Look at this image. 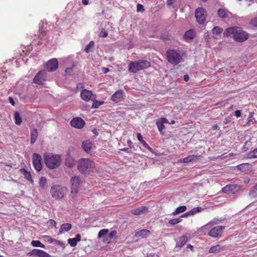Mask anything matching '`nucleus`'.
Listing matches in <instances>:
<instances>
[{
    "label": "nucleus",
    "mask_w": 257,
    "mask_h": 257,
    "mask_svg": "<svg viewBox=\"0 0 257 257\" xmlns=\"http://www.w3.org/2000/svg\"><path fill=\"white\" fill-rule=\"evenodd\" d=\"M80 96L81 98L85 101H89L92 97L96 98V95H93L91 91L85 89H83L81 91Z\"/></svg>",
    "instance_id": "nucleus-14"
},
{
    "label": "nucleus",
    "mask_w": 257,
    "mask_h": 257,
    "mask_svg": "<svg viewBox=\"0 0 257 257\" xmlns=\"http://www.w3.org/2000/svg\"><path fill=\"white\" fill-rule=\"evenodd\" d=\"M108 33L104 29H102L100 34H99V37L102 38H105L107 36Z\"/></svg>",
    "instance_id": "nucleus-47"
},
{
    "label": "nucleus",
    "mask_w": 257,
    "mask_h": 257,
    "mask_svg": "<svg viewBox=\"0 0 257 257\" xmlns=\"http://www.w3.org/2000/svg\"><path fill=\"white\" fill-rule=\"evenodd\" d=\"M108 229H103L99 231L98 234V238H100L102 236H105L107 235V233L108 232Z\"/></svg>",
    "instance_id": "nucleus-39"
},
{
    "label": "nucleus",
    "mask_w": 257,
    "mask_h": 257,
    "mask_svg": "<svg viewBox=\"0 0 257 257\" xmlns=\"http://www.w3.org/2000/svg\"><path fill=\"white\" fill-rule=\"evenodd\" d=\"M94 167V163L88 159H81L78 164V169L81 173L87 174L92 171Z\"/></svg>",
    "instance_id": "nucleus-5"
},
{
    "label": "nucleus",
    "mask_w": 257,
    "mask_h": 257,
    "mask_svg": "<svg viewBox=\"0 0 257 257\" xmlns=\"http://www.w3.org/2000/svg\"><path fill=\"white\" fill-rule=\"evenodd\" d=\"M53 243H55L56 245H60L63 249L65 247L64 243L60 240L54 239Z\"/></svg>",
    "instance_id": "nucleus-46"
},
{
    "label": "nucleus",
    "mask_w": 257,
    "mask_h": 257,
    "mask_svg": "<svg viewBox=\"0 0 257 257\" xmlns=\"http://www.w3.org/2000/svg\"><path fill=\"white\" fill-rule=\"evenodd\" d=\"M182 219L180 217H179L178 218L170 219L169 221V223L172 225H174L178 223L181 222L182 221Z\"/></svg>",
    "instance_id": "nucleus-41"
},
{
    "label": "nucleus",
    "mask_w": 257,
    "mask_h": 257,
    "mask_svg": "<svg viewBox=\"0 0 257 257\" xmlns=\"http://www.w3.org/2000/svg\"><path fill=\"white\" fill-rule=\"evenodd\" d=\"M241 187L238 185L235 184H229L227 185L222 189V191L223 193L227 194H234L239 190H240Z\"/></svg>",
    "instance_id": "nucleus-10"
},
{
    "label": "nucleus",
    "mask_w": 257,
    "mask_h": 257,
    "mask_svg": "<svg viewBox=\"0 0 257 257\" xmlns=\"http://www.w3.org/2000/svg\"><path fill=\"white\" fill-rule=\"evenodd\" d=\"M120 150L122 151H124V152H126L127 153H132V152L131 151V150H130L129 148H123V149H120Z\"/></svg>",
    "instance_id": "nucleus-60"
},
{
    "label": "nucleus",
    "mask_w": 257,
    "mask_h": 257,
    "mask_svg": "<svg viewBox=\"0 0 257 257\" xmlns=\"http://www.w3.org/2000/svg\"><path fill=\"white\" fill-rule=\"evenodd\" d=\"M201 158V156H197V155H190L187 156V157L182 159L180 160V162L182 163H189V162H196L198 160Z\"/></svg>",
    "instance_id": "nucleus-17"
},
{
    "label": "nucleus",
    "mask_w": 257,
    "mask_h": 257,
    "mask_svg": "<svg viewBox=\"0 0 257 257\" xmlns=\"http://www.w3.org/2000/svg\"><path fill=\"white\" fill-rule=\"evenodd\" d=\"M190 215H191V214L190 212L189 211H188V212H186L184 214L182 215L181 216L180 218H181V217H188L189 216H190Z\"/></svg>",
    "instance_id": "nucleus-58"
},
{
    "label": "nucleus",
    "mask_w": 257,
    "mask_h": 257,
    "mask_svg": "<svg viewBox=\"0 0 257 257\" xmlns=\"http://www.w3.org/2000/svg\"><path fill=\"white\" fill-rule=\"evenodd\" d=\"M195 32L194 30H189L185 33L184 38L185 40H192L195 37Z\"/></svg>",
    "instance_id": "nucleus-23"
},
{
    "label": "nucleus",
    "mask_w": 257,
    "mask_h": 257,
    "mask_svg": "<svg viewBox=\"0 0 257 257\" xmlns=\"http://www.w3.org/2000/svg\"><path fill=\"white\" fill-rule=\"evenodd\" d=\"M225 228L224 226H217L212 228L209 232L208 235L213 237H217Z\"/></svg>",
    "instance_id": "nucleus-16"
},
{
    "label": "nucleus",
    "mask_w": 257,
    "mask_h": 257,
    "mask_svg": "<svg viewBox=\"0 0 257 257\" xmlns=\"http://www.w3.org/2000/svg\"><path fill=\"white\" fill-rule=\"evenodd\" d=\"M164 124L165 123H163V121H161L159 119L157 120L156 122L160 134L162 135H164L165 134L164 130L165 128V126Z\"/></svg>",
    "instance_id": "nucleus-28"
},
{
    "label": "nucleus",
    "mask_w": 257,
    "mask_h": 257,
    "mask_svg": "<svg viewBox=\"0 0 257 257\" xmlns=\"http://www.w3.org/2000/svg\"><path fill=\"white\" fill-rule=\"evenodd\" d=\"M222 31L223 30L221 28L216 26L212 29V33L214 35L218 36L222 32Z\"/></svg>",
    "instance_id": "nucleus-35"
},
{
    "label": "nucleus",
    "mask_w": 257,
    "mask_h": 257,
    "mask_svg": "<svg viewBox=\"0 0 257 257\" xmlns=\"http://www.w3.org/2000/svg\"><path fill=\"white\" fill-rule=\"evenodd\" d=\"M65 164L69 168H71L74 165V163L73 162H69L68 160H66Z\"/></svg>",
    "instance_id": "nucleus-53"
},
{
    "label": "nucleus",
    "mask_w": 257,
    "mask_h": 257,
    "mask_svg": "<svg viewBox=\"0 0 257 257\" xmlns=\"http://www.w3.org/2000/svg\"><path fill=\"white\" fill-rule=\"evenodd\" d=\"M9 102L13 105H14L15 104V101L14 100V99H13L12 97H9Z\"/></svg>",
    "instance_id": "nucleus-62"
},
{
    "label": "nucleus",
    "mask_w": 257,
    "mask_h": 257,
    "mask_svg": "<svg viewBox=\"0 0 257 257\" xmlns=\"http://www.w3.org/2000/svg\"><path fill=\"white\" fill-rule=\"evenodd\" d=\"M94 46V42L91 41L85 47V51L86 53H88L91 51V48Z\"/></svg>",
    "instance_id": "nucleus-38"
},
{
    "label": "nucleus",
    "mask_w": 257,
    "mask_h": 257,
    "mask_svg": "<svg viewBox=\"0 0 257 257\" xmlns=\"http://www.w3.org/2000/svg\"><path fill=\"white\" fill-rule=\"evenodd\" d=\"M248 194L251 197L255 198L257 197V190L255 189V186L250 190Z\"/></svg>",
    "instance_id": "nucleus-42"
},
{
    "label": "nucleus",
    "mask_w": 257,
    "mask_h": 257,
    "mask_svg": "<svg viewBox=\"0 0 257 257\" xmlns=\"http://www.w3.org/2000/svg\"><path fill=\"white\" fill-rule=\"evenodd\" d=\"M70 124L75 128H81L83 127L85 121L80 117H75L71 120Z\"/></svg>",
    "instance_id": "nucleus-15"
},
{
    "label": "nucleus",
    "mask_w": 257,
    "mask_h": 257,
    "mask_svg": "<svg viewBox=\"0 0 257 257\" xmlns=\"http://www.w3.org/2000/svg\"><path fill=\"white\" fill-rule=\"evenodd\" d=\"M187 209V207L185 205L181 206L178 207L176 210L173 212L172 214L173 215H176L177 214H179L180 213L183 212L185 211Z\"/></svg>",
    "instance_id": "nucleus-34"
},
{
    "label": "nucleus",
    "mask_w": 257,
    "mask_h": 257,
    "mask_svg": "<svg viewBox=\"0 0 257 257\" xmlns=\"http://www.w3.org/2000/svg\"><path fill=\"white\" fill-rule=\"evenodd\" d=\"M82 147L86 152L88 153L91 149L92 144L89 141H84L82 144Z\"/></svg>",
    "instance_id": "nucleus-26"
},
{
    "label": "nucleus",
    "mask_w": 257,
    "mask_h": 257,
    "mask_svg": "<svg viewBox=\"0 0 257 257\" xmlns=\"http://www.w3.org/2000/svg\"><path fill=\"white\" fill-rule=\"evenodd\" d=\"M48 223H49V225L51 226H55L56 225V222L53 219H50Z\"/></svg>",
    "instance_id": "nucleus-54"
},
{
    "label": "nucleus",
    "mask_w": 257,
    "mask_h": 257,
    "mask_svg": "<svg viewBox=\"0 0 257 257\" xmlns=\"http://www.w3.org/2000/svg\"><path fill=\"white\" fill-rule=\"evenodd\" d=\"M46 73L45 71H40L33 79L34 83L37 84H43L46 81Z\"/></svg>",
    "instance_id": "nucleus-11"
},
{
    "label": "nucleus",
    "mask_w": 257,
    "mask_h": 257,
    "mask_svg": "<svg viewBox=\"0 0 257 257\" xmlns=\"http://www.w3.org/2000/svg\"><path fill=\"white\" fill-rule=\"evenodd\" d=\"M137 10L138 12H143L145 11L144 6L142 4H138L137 6Z\"/></svg>",
    "instance_id": "nucleus-49"
},
{
    "label": "nucleus",
    "mask_w": 257,
    "mask_h": 257,
    "mask_svg": "<svg viewBox=\"0 0 257 257\" xmlns=\"http://www.w3.org/2000/svg\"><path fill=\"white\" fill-rule=\"evenodd\" d=\"M44 159L47 167L51 169L58 167L61 162L60 156L52 153H46L44 155Z\"/></svg>",
    "instance_id": "nucleus-2"
},
{
    "label": "nucleus",
    "mask_w": 257,
    "mask_h": 257,
    "mask_svg": "<svg viewBox=\"0 0 257 257\" xmlns=\"http://www.w3.org/2000/svg\"><path fill=\"white\" fill-rule=\"evenodd\" d=\"M116 234V231L115 230H112L107 235V237L111 239Z\"/></svg>",
    "instance_id": "nucleus-48"
},
{
    "label": "nucleus",
    "mask_w": 257,
    "mask_h": 257,
    "mask_svg": "<svg viewBox=\"0 0 257 257\" xmlns=\"http://www.w3.org/2000/svg\"><path fill=\"white\" fill-rule=\"evenodd\" d=\"M151 66V63L147 60H138L131 62L128 66V70L133 73H137L138 71L147 69Z\"/></svg>",
    "instance_id": "nucleus-3"
},
{
    "label": "nucleus",
    "mask_w": 257,
    "mask_h": 257,
    "mask_svg": "<svg viewBox=\"0 0 257 257\" xmlns=\"http://www.w3.org/2000/svg\"><path fill=\"white\" fill-rule=\"evenodd\" d=\"M72 225L70 223H66L62 224L61 225L60 229L59 230V233L61 234L65 232H67L71 229Z\"/></svg>",
    "instance_id": "nucleus-24"
},
{
    "label": "nucleus",
    "mask_w": 257,
    "mask_h": 257,
    "mask_svg": "<svg viewBox=\"0 0 257 257\" xmlns=\"http://www.w3.org/2000/svg\"><path fill=\"white\" fill-rule=\"evenodd\" d=\"M47 29L46 27L42 26L41 27H40V29H39V33L38 35L40 39H43V37L47 34Z\"/></svg>",
    "instance_id": "nucleus-32"
},
{
    "label": "nucleus",
    "mask_w": 257,
    "mask_h": 257,
    "mask_svg": "<svg viewBox=\"0 0 257 257\" xmlns=\"http://www.w3.org/2000/svg\"><path fill=\"white\" fill-rule=\"evenodd\" d=\"M20 172L25 176V178L30 181L32 183H33V180L32 178L31 174L30 172L27 171L25 169H21L20 170Z\"/></svg>",
    "instance_id": "nucleus-25"
},
{
    "label": "nucleus",
    "mask_w": 257,
    "mask_h": 257,
    "mask_svg": "<svg viewBox=\"0 0 257 257\" xmlns=\"http://www.w3.org/2000/svg\"><path fill=\"white\" fill-rule=\"evenodd\" d=\"M38 133L37 129H34L31 132V143L33 144L35 143L38 138Z\"/></svg>",
    "instance_id": "nucleus-30"
},
{
    "label": "nucleus",
    "mask_w": 257,
    "mask_h": 257,
    "mask_svg": "<svg viewBox=\"0 0 257 257\" xmlns=\"http://www.w3.org/2000/svg\"><path fill=\"white\" fill-rule=\"evenodd\" d=\"M203 210V208L201 207H194L192 209H191L190 212L191 214V215H193L197 213H199L201 211H202Z\"/></svg>",
    "instance_id": "nucleus-37"
},
{
    "label": "nucleus",
    "mask_w": 257,
    "mask_h": 257,
    "mask_svg": "<svg viewBox=\"0 0 257 257\" xmlns=\"http://www.w3.org/2000/svg\"><path fill=\"white\" fill-rule=\"evenodd\" d=\"M197 22L200 24L204 23L207 17V14L204 9L202 8H198L195 13Z\"/></svg>",
    "instance_id": "nucleus-7"
},
{
    "label": "nucleus",
    "mask_w": 257,
    "mask_h": 257,
    "mask_svg": "<svg viewBox=\"0 0 257 257\" xmlns=\"http://www.w3.org/2000/svg\"><path fill=\"white\" fill-rule=\"evenodd\" d=\"M78 242L81 240V235L80 234H77L76 237L74 238Z\"/></svg>",
    "instance_id": "nucleus-61"
},
{
    "label": "nucleus",
    "mask_w": 257,
    "mask_h": 257,
    "mask_svg": "<svg viewBox=\"0 0 257 257\" xmlns=\"http://www.w3.org/2000/svg\"><path fill=\"white\" fill-rule=\"evenodd\" d=\"M223 249V247L220 245L217 244L212 246L209 250V253H217Z\"/></svg>",
    "instance_id": "nucleus-27"
},
{
    "label": "nucleus",
    "mask_w": 257,
    "mask_h": 257,
    "mask_svg": "<svg viewBox=\"0 0 257 257\" xmlns=\"http://www.w3.org/2000/svg\"><path fill=\"white\" fill-rule=\"evenodd\" d=\"M32 160L35 169L38 171H41L42 167L41 156L38 154L34 153L33 155Z\"/></svg>",
    "instance_id": "nucleus-9"
},
{
    "label": "nucleus",
    "mask_w": 257,
    "mask_h": 257,
    "mask_svg": "<svg viewBox=\"0 0 257 257\" xmlns=\"http://www.w3.org/2000/svg\"><path fill=\"white\" fill-rule=\"evenodd\" d=\"M73 68H67L65 70V73L68 74H70V73L72 72Z\"/></svg>",
    "instance_id": "nucleus-57"
},
{
    "label": "nucleus",
    "mask_w": 257,
    "mask_h": 257,
    "mask_svg": "<svg viewBox=\"0 0 257 257\" xmlns=\"http://www.w3.org/2000/svg\"><path fill=\"white\" fill-rule=\"evenodd\" d=\"M68 243L71 246L74 247L77 245V241L74 238H69L68 240Z\"/></svg>",
    "instance_id": "nucleus-44"
},
{
    "label": "nucleus",
    "mask_w": 257,
    "mask_h": 257,
    "mask_svg": "<svg viewBox=\"0 0 257 257\" xmlns=\"http://www.w3.org/2000/svg\"><path fill=\"white\" fill-rule=\"evenodd\" d=\"M124 92L122 90L116 91L111 96V100L115 102H118L123 98Z\"/></svg>",
    "instance_id": "nucleus-18"
},
{
    "label": "nucleus",
    "mask_w": 257,
    "mask_h": 257,
    "mask_svg": "<svg viewBox=\"0 0 257 257\" xmlns=\"http://www.w3.org/2000/svg\"><path fill=\"white\" fill-rule=\"evenodd\" d=\"M127 143V144L130 148H133V144L131 140H128Z\"/></svg>",
    "instance_id": "nucleus-64"
},
{
    "label": "nucleus",
    "mask_w": 257,
    "mask_h": 257,
    "mask_svg": "<svg viewBox=\"0 0 257 257\" xmlns=\"http://www.w3.org/2000/svg\"><path fill=\"white\" fill-rule=\"evenodd\" d=\"M250 24L254 27H257V18L252 19L250 21Z\"/></svg>",
    "instance_id": "nucleus-51"
},
{
    "label": "nucleus",
    "mask_w": 257,
    "mask_h": 257,
    "mask_svg": "<svg viewBox=\"0 0 257 257\" xmlns=\"http://www.w3.org/2000/svg\"><path fill=\"white\" fill-rule=\"evenodd\" d=\"M161 121H163L164 123L169 124V121L165 117H162L159 119Z\"/></svg>",
    "instance_id": "nucleus-59"
},
{
    "label": "nucleus",
    "mask_w": 257,
    "mask_h": 257,
    "mask_svg": "<svg viewBox=\"0 0 257 257\" xmlns=\"http://www.w3.org/2000/svg\"><path fill=\"white\" fill-rule=\"evenodd\" d=\"M166 57L168 62L173 65L179 64L182 60L181 54L174 49H170L166 51Z\"/></svg>",
    "instance_id": "nucleus-4"
},
{
    "label": "nucleus",
    "mask_w": 257,
    "mask_h": 257,
    "mask_svg": "<svg viewBox=\"0 0 257 257\" xmlns=\"http://www.w3.org/2000/svg\"><path fill=\"white\" fill-rule=\"evenodd\" d=\"M150 234L151 232L150 230L148 229H142L135 233V236L144 238L148 237Z\"/></svg>",
    "instance_id": "nucleus-20"
},
{
    "label": "nucleus",
    "mask_w": 257,
    "mask_h": 257,
    "mask_svg": "<svg viewBox=\"0 0 257 257\" xmlns=\"http://www.w3.org/2000/svg\"><path fill=\"white\" fill-rule=\"evenodd\" d=\"M29 256L51 257L47 252L39 249H33L27 254Z\"/></svg>",
    "instance_id": "nucleus-12"
},
{
    "label": "nucleus",
    "mask_w": 257,
    "mask_h": 257,
    "mask_svg": "<svg viewBox=\"0 0 257 257\" xmlns=\"http://www.w3.org/2000/svg\"><path fill=\"white\" fill-rule=\"evenodd\" d=\"M58 67V62L57 59L53 58L50 60L46 65V69L49 72L56 70Z\"/></svg>",
    "instance_id": "nucleus-13"
},
{
    "label": "nucleus",
    "mask_w": 257,
    "mask_h": 257,
    "mask_svg": "<svg viewBox=\"0 0 257 257\" xmlns=\"http://www.w3.org/2000/svg\"><path fill=\"white\" fill-rule=\"evenodd\" d=\"M15 123L17 125H20L22 122V118L20 116V113H15Z\"/></svg>",
    "instance_id": "nucleus-40"
},
{
    "label": "nucleus",
    "mask_w": 257,
    "mask_h": 257,
    "mask_svg": "<svg viewBox=\"0 0 257 257\" xmlns=\"http://www.w3.org/2000/svg\"><path fill=\"white\" fill-rule=\"evenodd\" d=\"M188 238L186 236H183L179 238L177 241L176 247H182L187 242Z\"/></svg>",
    "instance_id": "nucleus-22"
},
{
    "label": "nucleus",
    "mask_w": 257,
    "mask_h": 257,
    "mask_svg": "<svg viewBox=\"0 0 257 257\" xmlns=\"http://www.w3.org/2000/svg\"><path fill=\"white\" fill-rule=\"evenodd\" d=\"M217 14H218L219 17H220L221 19H225V18H228V13L225 11V10L224 9H222V8L219 9L217 11Z\"/></svg>",
    "instance_id": "nucleus-29"
},
{
    "label": "nucleus",
    "mask_w": 257,
    "mask_h": 257,
    "mask_svg": "<svg viewBox=\"0 0 257 257\" xmlns=\"http://www.w3.org/2000/svg\"><path fill=\"white\" fill-rule=\"evenodd\" d=\"M189 79V76L187 74H186L184 76V80L186 81V82H187Z\"/></svg>",
    "instance_id": "nucleus-63"
},
{
    "label": "nucleus",
    "mask_w": 257,
    "mask_h": 257,
    "mask_svg": "<svg viewBox=\"0 0 257 257\" xmlns=\"http://www.w3.org/2000/svg\"><path fill=\"white\" fill-rule=\"evenodd\" d=\"M71 193L75 195L79 191L80 180L79 177L74 176L71 179Z\"/></svg>",
    "instance_id": "nucleus-8"
},
{
    "label": "nucleus",
    "mask_w": 257,
    "mask_h": 257,
    "mask_svg": "<svg viewBox=\"0 0 257 257\" xmlns=\"http://www.w3.org/2000/svg\"><path fill=\"white\" fill-rule=\"evenodd\" d=\"M110 240H111L110 239H109V238L107 237V235L104 237L103 241L104 243H109L110 242Z\"/></svg>",
    "instance_id": "nucleus-55"
},
{
    "label": "nucleus",
    "mask_w": 257,
    "mask_h": 257,
    "mask_svg": "<svg viewBox=\"0 0 257 257\" xmlns=\"http://www.w3.org/2000/svg\"><path fill=\"white\" fill-rule=\"evenodd\" d=\"M137 137L138 140L140 142L141 144H142L144 147L148 149L151 152H153V150L152 149L149 145L146 143V142L143 140V137L140 133L137 134Z\"/></svg>",
    "instance_id": "nucleus-21"
},
{
    "label": "nucleus",
    "mask_w": 257,
    "mask_h": 257,
    "mask_svg": "<svg viewBox=\"0 0 257 257\" xmlns=\"http://www.w3.org/2000/svg\"><path fill=\"white\" fill-rule=\"evenodd\" d=\"M148 211V209L146 206H141L132 210V213L134 215H143Z\"/></svg>",
    "instance_id": "nucleus-19"
},
{
    "label": "nucleus",
    "mask_w": 257,
    "mask_h": 257,
    "mask_svg": "<svg viewBox=\"0 0 257 257\" xmlns=\"http://www.w3.org/2000/svg\"><path fill=\"white\" fill-rule=\"evenodd\" d=\"M254 118H252V116L250 114L248 117V121L247 122V125H250V123H253Z\"/></svg>",
    "instance_id": "nucleus-52"
},
{
    "label": "nucleus",
    "mask_w": 257,
    "mask_h": 257,
    "mask_svg": "<svg viewBox=\"0 0 257 257\" xmlns=\"http://www.w3.org/2000/svg\"><path fill=\"white\" fill-rule=\"evenodd\" d=\"M175 2L176 0H167V4L168 6H171Z\"/></svg>",
    "instance_id": "nucleus-56"
},
{
    "label": "nucleus",
    "mask_w": 257,
    "mask_h": 257,
    "mask_svg": "<svg viewBox=\"0 0 257 257\" xmlns=\"http://www.w3.org/2000/svg\"><path fill=\"white\" fill-rule=\"evenodd\" d=\"M248 157L250 158H257V148L252 152H250L248 155Z\"/></svg>",
    "instance_id": "nucleus-45"
},
{
    "label": "nucleus",
    "mask_w": 257,
    "mask_h": 257,
    "mask_svg": "<svg viewBox=\"0 0 257 257\" xmlns=\"http://www.w3.org/2000/svg\"><path fill=\"white\" fill-rule=\"evenodd\" d=\"M65 189L60 186H53L50 191L51 194L53 198L60 199L64 196Z\"/></svg>",
    "instance_id": "nucleus-6"
},
{
    "label": "nucleus",
    "mask_w": 257,
    "mask_h": 257,
    "mask_svg": "<svg viewBox=\"0 0 257 257\" xmlns=\"http://www.w3.org/2000/svg\"><path fill=\"white\" fill-rule=\"evenodd\" d=\"M231 35H233L235 41L239 42H244L248 38V33L243 31L241 28L238 27H230L225 30L224 32L225 36L229 37Z\"/></svg>",
    "instance_id": "nucleus-1"
},
{
    "label": "nucleus",
    "mask_w": 257,
    "mask_h": 257,
    "mask_svg": "<svg viewBox=\"0 0 257 257\" xmlns=\"http://www.w3.org/2000/svg\"><path fill=\"white\" fill-rule=\"evenodd\" d=\"M43 237L45 238V240H47L49 243H53L54 239H52L50 236L45 235Z\"/></svg>",
    "instance_id": "nucleus-50"
},
{
    "label": "nucleus",
    "mask_w": 257,
    "mask_h": 257,
    "mask_svg": "<svg viewBox=\"0 0 257 257\" xmlns=\"http://www.w3.org/2000/svg\"><path fill=\"white\" fill-rule=\"evenodd\" d=\"M104 103L102 101L94 100L92 105L93 108H98Z\"/></svg>",
    "instance_id": "nucleus-43"
},
{
    "label": "nucleus",
    "mask_w": 257,
    "mask_h": 257,
    "mask_svg": "<svg viewBox=\"0 0 257 257\" xmlns=\"http://www.w3.org/2000/svg\"><path fill=\"white\" fill-rule=\"evenodd\" d=\"M217 221H211L209 223H208V224L200 227L198 229V231H199V232L205 231L206 230L208 229L211 226L214 225L215 224H217Z\"/></svg>",
    "instance_id": "nucleus-31"
},
{
    "label": "nucleus",
    "mask_w": 257,
    "mask_h": 257,
    "mask_svg": "<svg viewBox=\"0 0 257 257\" xmlns=\"http://www.w3.org/2000/svg\"><path fill=\"white\" fill-rule=\"evenodd\" d=\"M31 244L33 246L41 247L42 248L45 247V245L42 244L39 240H33L31 242Z\"/></svg>",
    "instance_id": "nucleus-36"
},
{
    "label": "nucleus",
    "mask_w": 257,
    "mask_h": 257,
    "mask_svg": "<svg viewBox=\"0 0 257 257\" xmlns=\"http://www.w3.org/2000/svg\"><path fill=\"white\" fill-rule=\"evenodd\" d=\"M39 184L40 187L43 189H45L47 188V179L44 177H41L39 180Z\"/></svg>",
    "instance_id": "nucleus-33"
}]
</instances>
